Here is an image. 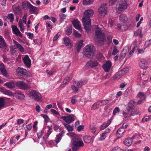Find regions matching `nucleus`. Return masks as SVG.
<instances>
[{
    "label": "nucleus",
    "instance_id": "obj_1",
    "mask_svg": "<svg viewBox=\"0 0 151 151\" xmlns=\"http://www.w3.org/2000/svg\"><path fill=\"white\" fill-rule=\"evenodd\" d=\"M94 14L93 10L91 9L86 10L84 12V17L82 18V22L85 30L88 32L91 28V20L90 17L92 16Z\"/></svg>",
    "mask_w": 151,
    "mask_h": 151
},
{
    "label": "nucleus",
    "instance_id": "obj_2",
    "mask_svg": "<svg viewBox=\"0 0 151 151\" xmlns=\"http://www.w3.org/2000/svg\"><path fill=\"white\" fill-rule=\"evenodd\" d=\"M67 134L73 138L71 141L72 145V148L73 151H76L79 149L80 147L84 146V143L79 137L73 133H67Z\"/></svg>",
    "mask_w": 151,
    "mask_h": 151
},
{
    "label": "nucleus",
    "instance_id": "obj_3",
    "mask_svg": "<svg viewBox=\"0 0 151 151\" xmlns=\"http://www.w3.org/2000/svg\"><path fill=\"white\" fill-rule=\"evenodd\" d=\"M129 5V4L126 0H121L116 5V11L117 13L120 14L126 10Z\"/></svg>",
    "mask_w": 151,
    "mask_h": 151
},
{
    "label": "nucleus",
    "instance_id": "obj_4",
    "mask_svg": "<svg viewBox=\"0 0 151 151\" xmlns=\"http://www.w3.org/2000/svg\"><path fill=\"white\" fill-rule=\"evenodd\" d=\"M95 52L94 46L92 45H88L85 47L83 54L87 57L91 58L93 56Z\"/></svg>",
    "mask_w": 151,
    "mask_h": 151
},
{
    "label": "nucleus",
    "instance_id": "obj_5",
    "mask_svg": "<svg viewBox=\"0 0 151 151\" xmlns=\"http://www.w3.org/2000/svg\"><path fill=\"white\" fill-rule=\"evenodd\" d=\"M95 29V34L98 42H103L105 39L104 34L101 29L97 25L94 26Z\"/></svg>",
    "mask_w": 151,
    "mask_h": 151
},
{
    "label": "nucleus",
    "instance_id": "obj_6",
    "mask_svg": "<svg viewBox=\"0 0 151 151\" xmlns=\"http://www.w3.org/2000/svg\"><path fill=\"white\" fill-rule=\"evenodd\" d=\"M146 96V94L144 92H139L137 96V99L134 101L133 102V104H134V105H136L137 104L142 103L145 100Z\"/></svg>",
    "mask_w": 151,
    "mask_h": 151
},
{
    "label": "nucleus",
    "instance_id": "obj_7",
    "mask_svg": "<svg viewBox=\"0 0 151 151\" xmlns=\"http://www.w3.org/2000/svg\"><path fill=\"white\" fill-rule=\"evenodd\" d=\"M127 111H123L122 114L125 118H128L132 115V101L131 100L128 103L127 108Z\"/></svg>",
    "mask_w": 151,
    "mask_h": 151
},
{
    "label": "nucleus",
    "instance_id": "obj_8",
    "mask_svg": "<svg viewBox=\"0 0 151 151\" xmlns=\"http://www.w3.org/2000/svg\"><path fill=\"white\" fill-rule=\"evenodd\" d=\"M29 96L36 101H40L42 98L40 94L35 90H32L29 93Z\"/></svg>",
    "mask_w": 151,
    "mask_h": 151
},
{
    "label": "nucleus",
    "instance_id": "obj_9",
    "mask_svg": "<svg viewBox=\"0 0 151 151\" xmlns=\"http://www.w3.org/2000/svg\"><path fill=\"white\" fill-rule=\"evenodd\" d=\"M106 4H102L98 9V13L100 16L104 17L107 14V10Z\"/></svg>",
    "mask_w": 151,
    "mask_h": 151
},
{
    "label": "nucleus",
    "instance_id": "obj_10",
    "mask_svg": "<svg viewBox=\"0 0 151 151\" xmlns=\"http://www.w3.org/2000/svg\"><path fill=\"white\" fill-rule=\"evenodd\" d=\"M61 118L68 124H70L73 122L75 119V116L73 115H70L69 116H63Z\"/></svg>",
    "mask_w": 151,
    "mask_h": 151
},
{
    "label": "nucleus",
    "instance_id": "obj_11",
    "mask_svg": "<svg viewBox=\"0 0 151 151\" xmlns=\"http://www.w3.org/2000/svg\"><path fill=\"white\" fill-rule=\"evenodd\" d=\"M98 64L99 63L96 60L92 59L87 62L86 66L88 68H92L98 66Z\"/></svg>",
    "mask_w": 151,
    "mask_h": 151
},
{
    "label": "nucleus",
    "instance_id": "obj_12",
    "mask_svg": "<svg viewBox=\"0 0 151 151\" xmlns=\"http://www.w3.org/2000/svg\"><path fill=\"white\" fill-rule=\"evenodd\" d=\"M16 85L21 89L26 90L30 88L29 86L27 84L22 81L17 82Z\"/></svg>",
    "mask_w": 151,
    "mask_h": 151
},
{
    "label": "nucleus",
    "instance_id": "obj_13",
    "mask_svg": "<svg viewBox=\"0 0 151 151\" xmlns=\"http://www.w3.org/2000/svg\"><path fill=\"white\" fill-rule=\"evenodd\" d=\"M128 71V69L126 68L119 71L115 75L114 78L116 80L119 79L122 76L125 74Z\"/></svg>",
    "mask_w": 151,
    "mask_h": 151
},
{
    "label": "nucleus",
    "instance_id": "obj_14",
    "mask_svg": "<svg viewBox=\"0 0 151 151\" xmlns=\"http://www.w3.org/2000/svg\"><path fill=\"white\" fill-rule=\"evenodd\" d=\"M16 72L19 76H25L27 74V71L24 69L19 67L17 68Z\"/></svg>",
    "mask_w": 151,
    "mask_h": 151
},
{
    "label": "nucleus",
    "instance_id": "obj_15",
    "mask_svg": "<svg viewBox=\"0 0 151 151\" xmlns=\"http://www.w3.org/2000/svg\"><path fill=\"white\" fill-rule=\"evenodd\" d=\"M120 22L123 23L129 22L131 21V19L127 17V16L124 14L120 15L119 17Z\"/></svg>",
    "mask_w": 151,
    "mask_h": 151
},
{
    "label": "nucleus",
    "instance_id": "obj_16",
    "mask_svg": "<svg viewBox=\"0 0 151 151\" xmlns=\"http://www.w3.org/2000/svg\"><path fill=\"white\" fill-rule=\"evenodd\" d=\"M72 23L74 27L76 29H78L80 32L82 31V30L81 28V25L80 24V22L78 20L75 19L73 20Z\"/></svg>",
    "mask_w": 151,
    "mask_h": 151
},
{
    "label": "nucleus",
    "instance_id": "obj_17",
    "mask_svg": "<svg viewBox=\"0 0 151 151\" xmlns=\"http://www.w3.org/2000/svg\"><path fill=\"white\" fill-rule=\"evenodd\" d=\"M12 28L13 33L16 36H19L20 37H22V34L20 32L17 27L15 25H12Z\"/></svg>",
    "mask_w": 151,
    "mask_h": 151
},
{
    "label": "nucleus",
    "instance_id": "obj_18",
    "mask_svg": "<svg viewBox=\"0 0 151 151\" xmlns=\"http://www.w3.org/2000/svg\"><path fill=\"white\" fill-rule=\"evenodd\" d=\"M63 43L66 46H70L71 48L72 47V44L71 40L69 38L65 37L63 39Z\"/></svg>",
    "mask_w": 151,
    "mask_h": 151
},
{
    "label": "nucleus",
    "instance_id": "obj_19",
    "mask_svg": "<svg viewBox=\"0 0 151 151\" xmlns=\"http://www.w3.org/2000/svg\"><path fill=\"white\" fill-rule=\"evenodd\" d=\"M23 60L25 65L28 68H30L31 65V61L28 55H25L23 59Z\"/></svg>",
    "mask_w": 151,
    "mask_h": 151
},
{
    "label": "nucleus",
    "instance_id": "obj_20",
    "mask_svg": "<svg viewBox=\"0 0 151 151\" xmlns=\"http://www.w3.org/2000/svg\"><path fill=\"white\" fill-rule=\"evenodd\" d=\"M111 63L110 61H107L106 63L103 65V67L104 71L106 72H108L111 68Z\"/></svg>",
    "mask_w": 151,
    "mask_h": 151
},
{
    "label": "nucleus",
    "instance_id": "obj_21",
    "mask_svg": "<svg viewBox=\"0 0 151 151\" xmlns=\"http://www.w3.org/2000/svg\"><path fill=\"white\" fill-rule=\"evenodd\" d=\"M0 70L1 74L4 76L7 77L8 76V74L7 73L5 66L3 63H1L0 64Z\"/></svg>",
    "mask_w": 151,
    "mask_h": 151
},
{
    "label": "nucleus",
    "instance_id": "obj_22",
    "mask_svg": "<svg viewBox=\"0 0 151 151\" xmlns=\"http://www.w3.org/2000/svg\"><path fill=\"white\" fill-rule=\"evenodd\" d=\"M139 65L141 68L143 69H146L148 68L147 62L144 60H140L139 63Z\"/></svg>",
    "mask_w": 151,
    "mask_h": 151
},
{
    "label": "nucleus",
    "instance_id": "obj_23",
    "mask_svg": "<svg viewBox=\"0 0 151 151\" xmlns=\"http://www.w3.org/2000/svg\"><path fill=\"white\" fill-rule=\"evenodd\" d=\"M124 132V129L123 128L121 127L117 130L116 136L118 138L121 137Z\"/></svg>",
    "mask_w": 151,
    "mask_h": 151
},
{
    "label": "nucleus",
    "instance_id": "obj_24",
    "mask_svg": "<svg viewBox=\"0 0 151 151\" xmlns=\"http://www.w3.org/2000/svg\"><path fill=\"white\" fill-rule=\"evenodd\" d=\"M87 83V80H85L80 81H76L75 83V85L78 88H79L81 87L82 85L86 84Z\"/></svg>",
    "mask_w": 151,
    "mask_h": 151
},
{
    "label": "nucleus",
    "instance_id": "obj_25",
    "mask_svg": "<svg viewBox=\"0 0 151 151\" xmlns=\"http://www.w3.org/2000/svg\"><path fill=\"white\" fill-rule=\"evenodd\" d=\"M13 41L15 45L21 52H23L24 51V48L20 44L14 40Z\"/></svg>",
    "mask_w": 151,
    "mask_h": 151
},
{
    "label": "nucleus",
    "instance_id": "obj_26",
    "mask_svg": "<svg viewBox=\"0 0 151 151\" xmlns=\"http://www.w3.org/2000/svg\"><path fill=\"white\" fill-rule=\"evenodd\" d=\"M124 144L127 146H129L132 144V139L128 138L126 139L124 142Z\"/></svg>",
    "mask_w": 151,
    "mask_h": 151
},
{
    "label": "nucleus",
    "instance_id": "obj_27",
    "mask_svg": "<svg viewBox=\"0 0 151 151\" xmlns=\"http://www.w3.org/2000/svg\"><path fill=\"white\" fill-rule=\"evenodd\" d=\"M111 119H109L106 123H104L101 125L100 127V130H102L107 127L110 124L111 122Z\"/></svg>",
    "mask_w": 151,
    "mask_h": 151
},
{
    "label": "nucleus",
    "instance_id": "obj_28",
    "mask_svg": "<svg viewBox=\"0 0 151 151\" xmlns=\"http://www.w3.org/2000/svg\"><path fill=\"white\" fill-rule=\"evenodd\" d=\"M0 48L1 47H6V44L3 37L0 35Z\"/></svg>",
    "mask_w": 151,
    "mask_h": 151
},
{
    "label": "nucleus",
    "instance_id": "obj_29",
    "mask_svg": "<svg viewBox=\"0 0 151 151\" xmlns=\"http://www.w3.org/2000/svg\"><path fill=\"white\" fill-rule=\"evenodd\" d=\"M127 53V50L126 49H124L122 50L121 52L119 59L120 60H122V59L124 58Z\"/></svg>",
    "mask_w": 151,
    "mask_h": 151
},
{
    "label": "nucleus",
    "instance_id": "obj_30",
    "mask_svg": "<svg viewBox=\"0 0 151 151\" xmlns=\"http://www.w3.org/2000/svg\"><path fill=\"white\" fill-rule=\"evenodd\" d=\"M30 4L26 1H24L22 2V7L23 9L24 10H26L27 8H29V7L30 5Z\"/></svg>",
    "mask_w": 151,
    "mask_h": 151
},
{
    "label": "nucleus",
    "instance_id": "obj_31",
    "mask_svg": "<svg viewBox=\"0 0 151 151\" xmlns=\"http://www.w3.org/2000/svg\"><path fill=\"white\" fill-rule=\"evenodd\" d=\"M29 8V12L32 14L34 13L37 9V7L34 6L31 4L30 5Z\"/></svg>",
    "mask_w": 151,
    "mask_h": 151
},
{
    "label": "nucleus",
    "instance_id": "obj_32",
    "mask_svg": "<svg viewBox=\"0 0 151 151\" xmlns=\"http://www.w3.org/2000/svg\"><path fill=\"white\" fill-rule=\"evenodd\" d=\"M141 29H139L138 30L134 32V35L135 36H139V37L142 38L143 37V35L141 34Z\"/></svg>",
    "mask_w": 151,
    "mask_h": 151
},
{
    "label": "nucleus",
    "instance_id": "obj_33",
    "mask_svg": "<svg viewBox=\"0 0 151 151\" xmlns=\"http://www.w3.org/2000/svg\"><path fill=\"white\" fill-rule=\"evenodd\" d=\"M5 85L10 89L12 88L15 86V85L14 83L11 82H8L6 83L5 84Z\"/></svg>",
    "mask_w": 151,
    "mask_h": 151
},
{
    "label": "nucleus",
    "instance_id": "obj_34",
    "mask_svg": "<svg viewBox=\"0 0 151 151\" xmlns=\"http://www.w3.org/2000/svg\"><path fill=\"white\" fill-rule=\"evenodd\" d=\"M64 132L63 131L60 133L57 136V138L55 140V142L57 143H58L61 139L63 135Z\"/></svg>",
    "mask_w": 151,
    "mask_h": 151
},
{
    "label": "nucleus",
    "instance_id": "obj_35",
    "mask_svg": "<svg viewBox=\"0 0 151 151\" xmlns=\"http://www.w3.org/2000/svg\"><path fill=\"white\" fill-rule=\"evenodd\" d=\"M7 18L9 20L11 23L13 22L14 19V15L13 14L11 13L9 14L7 17Z\"/></svg>",
    "mask_w": 151,
    "mask_h": 151
},
{
    "label": "nucleus",
    "instance_id": "obj_36",
    "mask_svg": "<svg viewBox=\"0 0 151 151\" xmlns=\"http://www.w3.org/2000/svg\"><path fill=\"white\" fill-rule=\"evenodd\" d=\"M108 103L109 101L107 100H104L97 102V104L98 105L100 104L101 106L105 105Z\"/></svg>",
    "mask_w": 151,
    "mask_h": 151
},
{
    "label": "nucleus",
    "instance_id": "obj_37",
    "mask_svg": "<svg viewBox=\"0 0 151 151\" xmlns=\"http://www.w3.org/2000/svg\"><path fill=\"white\" fill-rule=\"evenodd\" d=\"M94 0H83V4L84 5H90L93 2Z\"/></svg>",
    "mask_w": 151,
    "mask_h": 151
},
{
    "label": "nucleus",
    "instance_id": "obj_38",
    "mask_svg": "<svg viewBox=\"0 0 151 151\" xmlns=\"http://www.w3.org/2000/svg\"><path fill=\"white\" fill-rule=\"evenodd\" d=\"M63 124L68 131H72L73 130V128L72 126L65 123H63Z\"/></svg>",
    "mask_w": 151,
    "mask_h": 151
},
{
    "label": "nucleus",
    "instance_id": "obj_39",
    "mask_svg": "<svg viewBox=\"0 0 151 151\" xmlns=\"http://www.w3.org/2000/svg\"><path fill=\"white\" fill-rule=\"evenodd\" d=\"M83 139L85 143H88L91 142V138L89 136H85L84 137Z\"/></svg>",
    "mask_w": 151,
    "mask_h": 151
},
{
    "label": "nucleus",
    "instance_id": "obj_40",
    "mask_svg": "<svg viewBox=\"0 0 151 151\" xmlns=\"http://www.w3.org/2000/svg\"><path fill=\"white\" fill-rule=\"evenodd\" d=\"M1 89L4 90V92L6 95L9 96H12L13 95V94L11 91L8 90H4V88L3 87Z\"/></svg>",
    "mask_w": 151,
    "mask_h": 151
},
{
    "label": "nucleus",
    "instance_id": "obj_41",
    "mask_svg": "<svg viewBox=\"0 0 151 151\" xmlns=\"http://www.w3.org/2000/svg\"><path fill=\"white\" fill-rule=\"evenodd\" d=\"M83 44V41L82 40H81L78 42L77 48L78 50H80L82 47Z\"/></svg>",
    "mask_w": 151,
    "mask_h": 151
},
{
    "label": "nucleus",
    "instance_id": "obj_42",
    "mask_svg": "<svg viewBox=\"0 0 151 151\" xmlns=\"http://www.w3.org/2000/svg\"><path fill=\"white\" fill-rule=\"evenodd\" d=\"M14 12L16 14L18 13L20 11L21 8L19 6L13 7Z\"/></svg>",
    "mask_w": 151,
    "mask_h": 151
},
{
    "label": "nucleus",
    "instance_id": "obj_43",
    "mask_svg": "<svg viewBox=\"0 0 151 151\" xmlns=\"http://www.w3.org/2000/svg\"><path fill=\"white\" fill-rule=\"evenodd\" d=\"M72 89L74 93H76L78 90V88L75 84L71 86Z\"/></svg>",
    "mask_w": 151,
    "mask_h": 151
},
{
    "label": "nucleus",
    "instance_id": "obj_44",
    "mask_svg": "<svg viewBox=\"0 0 151 151\" xmlns=\"http://www.w3.org/2000/svg\"><path fill=\"white\" fill-rule=\"evenodd\" d=\"M5 101L3 98H0V109L4 105Z\"/></svg>",
    "mask_w": 151,
    "mask_h": 151
},
{
    "label": "nucleus",
    "instance_id": "obj_45",
    "mask_svg": "<svg viewBox=\"0 0 151 151\" xmlns=\"http://www.w3.org/2000/svg\"><path fill=\"white\" fill-rule=\"evenodd\" d=\"M47 138L46 137V136L45 135L43 137L40 144L43 145L45 144L46 143L47 139Z\"/></svg>",
    "mask_w": 151,
    "mask_h": 151
},
{
    "label": "nucleus",
    "instance_id": "obj_46",
    "mask_svg": "<svg viewBox=\"0 0 151 151\" xmlns=\"http://www.w3.org/2000/svg\"><path fill=\"white\" fill-rule=\"evenodd\" d=\"M151 45V39L147 40L146 41L144 47L145 48H146L148 47Z\"/></svg>",
    "mask_w": 151,
    "mask_h": 151
},
{
    "label": "nucleus",
    "instance_id": "obj_47",
    "mask_svg": "<svg viewBox=\"0 0 151 151\" xmlns=\"http://www.w3.org/2000/svg\"><path fill=\"white\" fill-rule=\"evenodd\" d=\"M119 52V50L117 49L116 47L114 46V47L112 53V54L113 55H115Z\"/></svg>",
    "mask_w": 151,
    "mask_h": 151
},
{
    "label": "nucleus",
    "instance_id": "obj_48",
    "mask_svg": "<svg viewBox=\"0 0 151 151\" xmlns=\"http://www.w3.org/2000/svg\"><path fill=\"white\" fill-rule=\"evenodd\" d=\"M120 111V109L118 107H116L114 108L113 111V114L114 115H115L116 113H119Z\"/></svg>",
    "mask_w": 151,
    "mask_h": 151
},
{
    "label": "nucleus",
    "instance_id": "obj_49",
    "mask_svg": "<svg viewBox=\"0 0 151 151\" xmlns=\"http://www.w3.org/2000/svg\"><path fill=\"white\" fill-rule=\"evenodd\" d=\"M77 97L78 96L76 95H75L73 96L71 102L72 104H74L77 102L76 99Z\"/></svg>",
    "mask_w": 151,
    "mask_h": 151
},
{
    "label": "nucleus",
    "instance_id": "obj_50",
    "mask_svg": "<svg viewBox=\"0 0 151 151\" xmlns=\"http://www.w3.org/2000/svg\"><path fill=\"white\" fill-rule=\"evenodd\" d=\"M66 15L64 14H62L60 15V22L61 23L63 21V19L65 18Z\"/></svg>",
    "mask_w": 151,
    "mask_h": 151
},
{
    "label": "nucleus",
    "instance_id": "obj_51",
    "mask_svg": "<svg viewBox=\"0 0 151 151\" xmlns=\"http://www.w3.org/2000/svg\"><path fill=\"white\" fill-rule=\"evenodd\" d=\"M45 122H48L50 120V119L47 115H43L42 116Z\"/></svg>",
    "mask_w": 151,
    "mask_h": 151
},
{
    "label": "nucleus",
    "instance_id": "obj_52",
    "mask_svg": "<svg viewBox=\"0 0 151 151\" xmlns=\"http://www.w3.org/2000/svg\"><path fill=\"white\" fill-rule=\"evenodd\" d=\"M50 111L51 112V113L54 115H56L59 116H60V114L56 110L54 109H51L50 110Z\"/></svg>",
    "mask_w": 151,
    "mask_h": 151
},
{
    "label": "nucleus",
    "instance_id": "obj_53",
    "mask_svg": "<svg viewBox=\"0 0 151 151\" xmlns=\"http://www.w3.org/2000/svg\"><path fill=\"white\" fill-rule=\"evenodd\" d=\"M107 136V135H105L103 133L101 134L99 138V139L101 141L103 140L106 138Z\"/></svg>",
    "mask_w": 151,
    "mask_h": 151
},
{
    "label": "nucleus",
    "instance_id": "obj_54",
    "mask_svg": "<svg viewBox=\"0 0 151 151\" xmlns=\"http://www.w3.org/2000/svg\"><path fill=\"white\" fill-rule=\"evenodd\" d=\"M127 85V83H125V82L124 83H122L120 84L119 86V88L121 90L124 89V88Z\"/></svg>",
    "mask_w": 151,
    "mask_h": 151
},
{
    "label": "nucleus",
    "instance_id": "obj_55",
    "mask_svg": "<svg viewBox=\"0 0 151 151\" xmlns=\"http://www.w3.org/2000/svg\"><path fill=\"white\" fill-rule=\"evenodd\" d=\"M51 130L52 129L50 128H49V129L47 130V133L45 135L46 136L47 138H48L50 134L51 133Z\"/></svg>",
    "mask_w": 151,
    "mask_h": 151
},
{
    "label": "nucleus",
    "instance_id": "obj_56",
    "mask_svg": "<svg viewBox=\"0 0 151 151\" xmlns=\"http://www.w3.org/2000/svg\"><path fill=\"white\" fill-rule=\"evenodd\" d=\"M117 0H110L109 2V5L110 6L114 5L116 2Z\"/></svg>",
    "mask_w": 151,
    "mask_h": 151
},
{
    "label": "nucleus",
    "instance_id": "obj_57",
    "mask_svg": "<svg viewBox=\"0 0 151 151\" xmlns=\"http://www.w3.org/2000/svg\"><path fill=\"white\" fill-rule=\"evenodd\" d=\"M46 73L50 76H51L54 73V71H53L52 70H46Z\"/></svg>",
    "mask_w": 151,
    "mask_h": 151
},
{
    "label": "nucleus",
    "instance_id": "obj_58",
    "mask_svg": "<svg viewBox=\"0 0 151 151\" xmlns=\"http://www.w3.org/2000/svg\"><path fill=\"white\" fill-rule=\"evenodd\" d=\"M121 149L119 147H114L111 151H121Z\"/></svg>",
    "mask_w": 151,
    "mask_h": 151
},
{
    "label": "nucleus",
    "instance_id": "obj_59",
    "mask_svg": "<svg viewBox=\"0 0 151 151\" xmlns=\"http://www.w3.org/2000/svg\"><path fill=\"white\" fill-rule=\"evenodd\" d=\"M143 17L141 18L140 21L137 23V25L136 26L138 28L139 27L142 22V21L143 20Z\"/></svg>",
    "mask_w": 151,
    "mask_h": 151
},
{
    "label": "nucleus",
    "instance_id": "obj_60",
    "mask_svg": "<svg viewBox=\"0 0 151 151\" xmlns=\"http://www.w3.org/2000/svg\"><path fill=\"white\" fill-rule=\"evenodd\" d=\"M96 128L93 125H91L90 126V129L92 131V132L94 133L95 132V130Z\"/></svg>",
    "mask_w": 151,
    "mask_h": 151
},
{
    "label": "nucleus",
    "instance_id": "obj_61",
    "mask_svg": "<svg viewBox=\"0 0 151 151\" xmlns=\"http://www.w3.org/2000/svg\"><path fill=\"white\" fill-rule=\"evenodd\" d=\"M24 121V120L23 119H19L17 120V124L18 125H20L21 124L23 123Z\"/></svg>",
    "mask_w": 151,
    "mask_h": 151
},
{
    "label": "nucleus",
    "instance_id": "obj_62",
    "mask_svg": "<svg viewBox=\"0 0 151 151\" xmlns=\"http://www.w3.org/2000/svg\"><path fill=\"white\" fill-rule=\"evenodd\" d=\"M37 122L36 121L34 122L33 126V129L35 131L37 129Z\"/></svg>",
    "mask_w": 151,
    "mask_h": 151
},
{
    "label": "nucleus",
    "instance_id": "obj_63",
    "mask_svg": "<svg viewBox=\"0 0 151 151\" xmlns=\"http://www.w3.org/2000/svg\"><path fill=\"white\" fill-rule=\"evenodd\" d=\"M27 35L28 36L29 39H32L33 37V34L30 32H26Z\"/></svg>",
    "mask_w": 151,
    "mask_h": 151
},
{
    "label": "nucleus",
    "instance_id": "obj_64",
    "mask_svg": "<svg viewBox=\"0 0 151 151\" xmlns=\"http://www.w3.org/2000/svg\"><path fill=\"white\" fill-rule=\"evenodd\" d=\"M74 35L75 36L78 38L80 37L81 36V35L76 31H75L74 32Z\"/></svg>",
    "mask_w": 151,
    "mask_h": 151
}]
</instances>
